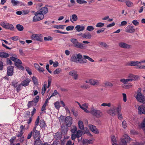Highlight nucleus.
<instances>
[{"label": "nucleus", "mask_w": 145, "mask_h": 145, "mask_svg": "<svg viewBox=\"0 0 145 145\" xmlns=\"http://www.w3.org/2000/svg\"><path fill=\"white\" fill-rule=\"evenodd\" d=\"M60 69H56L54 72V73L55 74H56L59 73L60 72Z\"/></svg>", "instance_id": "nucleus-64"}, {"label": "nucleus", "mask_w": 145, "mask_h": 145, "mask_svg": "<svg viewBox=\"0 0 145 145\" xmlns=\"http://www.w3.org/2000/svg\"><path fill=\"white\" fill-rule=\"evenodd\" d=\"M11 2L13 6L17 5L18 4H20V2L18 1L11 0Z\"/></svg>", "instance_id": "nucleus-43"}, {"label": "nucleus", "mask_w": 145, "mask_h": 145, "mask_svg": "<svg viewBox=\"0 0 145 145\" xmlns=\"http://www.w3.org/2000/svg\"><path fill=\"white\" fill-rule=\"evenodd\" d=\"M30 115V113L29 111H27L25 112L24 113V116L25 118H26L27 119L29 117V116Z\"/></svg>", "instance_id": "nucleus-52"}, {"label": "nucleus", "mask_w": 145, "mask_h": 145, "mask_svg": "<svg viewBox=\"0 0 145 145\" xmlns=\"http://www.w3.org/2000/svg\"><path fill=\"white\" fill-rule=\"evenodd\" d=\"M84 57L85 59H88L89 61L91 62H94V60H93L91 58L89 57L88 56L86 55L84 56Z\"/></svg>", "instance_id": "nucleus-54"}, {"label": "nucleus", "mask_w": 145, "mask_h": 145, "mask_svg": "<svg viewBox=\"0 0 145 145\" xmlns=\"http://www.w3.org/2000/svg\"><path fill=\"white\" fill-rule=\"evenodd\" d=\"M35 140L34 145H42V142L40 139Z\"/></svg>", "instance_id": "nucleus-32"}, {"label": "nucleus", "mask_w": 145, "mask_h": 145, "mask_svg": "<svg viewBox=\"0 0 145 145\" xmlns=\"http://www.w3.org/2000/svg\"><path fill=\"white\" fill-rule=\"evenodd\" d=\"M104 25V23L102 22H99L96 25V26L97 27H101Z\"/></svg>", "instance_id": "nucleus-46"}, {"label": "nucleus", "mask_w": 145, "mask_h": 145, "mask_svg": "<svg viewBox=\"0 0 145 145\" xmlns=\"http://www.w3.org/2000/svg\"><path fill=\"white\" fill-rule=\"evenodd\" d=\"M137 95L135 97L138 101L142 103H145V97L141 93V88H139L137 91Z\"/></svg>", "instance_id": "nucleus-3"}, {"label": "nucleus", "mask_w": 145, "mask_h": 145, "mask_svg": "<svg viewBox=\"0 0 145 145\" xmlns=\"http://www.w3.org/2000/svg\"><path fill=\"white\" fill-rule=\"evenodd\" d=\"M127 24V22L125 21H123L121 22V24L120 25V26H125Z\"/></svg>", "instance_id": "nucleus-63"}, {"label": "nucleus", "mask_w": 145, "mask_h": 145, "mask_svg": "<svg viewBox=\"0 0 145 145\" xmlns=\"http://www.w3.org/2000/svg\"><path fill=\"white\" fill-rule=\"evenodd\" d=\"M17 29L19 31H22L24 29L23 26L20 24H18L16 25Z\"/></svg>", "instance_id": "nucleus-37"}, {"label": "nucleus", "mask_w": 145, "mask_h": 145, "mask_svg": "<svg viewBox=\"0 0 145 145\" xmlns=\"http://www.w3.org/2000/svg\"><path fill=\"white\" fill-rule=\"evenodd\" d=\"M130 138L127 135L125 134L121 138L120 145H127V142L130 141Z\"/></svg>", "instance_id": "nucleus-8"}, {"label": "nucleus", "mask_w": 145, "mask_h": 145, "mask_svg": "<svg viewBox=\"0 0 145 145\" xmlns=\"http://www.w3.org/2000/svg\"><path fill=\"white\" fill-rule=\"evenodd\" d=\"M37 126H35L32 131V136L35 140L39 139L40 138V131L36 129Z\"/></svg>", "instance_id": "nucleus-5"}, {"label": "nucleus", "mask_w": 145, "mask_h": 145, "mask_svg": "<svg viewBox=\"0 0 145 145\" xmlns=\"http://www.w3.org/2000/svg\"><path fill=\"white\" fill-rule=\"evenodd\" d=\"M90 113L93 116L97 118H100L103 115V113L101 110L93 107L91 108Z\"/></svg>", "instance_id": "nucleus-1"}, {"label": "nucleus", "mask_w": 145, "mask_h": 145, "mask_svg": "<svg viewBox=\"0 0 145 145\" xmlns=\"http://www.w3.org/2000/svg\"><path fill=\"white\" fill-rule=\"evenodd\" d=\"M61 136V134L60 133L57 132L55 133L54 137L56 140H60L62 138Z\"/></svg>", "instance_id": "nucleus-33"}, {"label": "nucleus", "mask_w": 145, "mask_h": 145, "mask_svg": "<svg viewBox=\"0 0 145 145\" xmlns=\"http://www.w3.org/2000/svg\"><path fill=\"white\" fill-rule=\"evenodd\" d=\"M82 57V55L80 54H74L72 55L71 57L70 60L72 62L78 63V62L80 61Z\"/></svg>", "instance_id": "nucleus-4"}, {"label": "nucleus", "mask_w": 145, "mask_h": 145, "mask_svg": "<svg viewBox=\"0 0 145 145\" xmlns=\"http://www.w3.org/2000/svg\"><path fill=\"white\" fill-rule=\"evenodd\" d=\"M75 28L77 31L80 32L84 30L85 29V27L84 26H81L78 25L76 26Z\"/></svg>", "instance_id": "nucleus-30"}, {"label": "nucleus", "mask_w": 145, "mask_h": 145, "mask_svg": "<svg viewBox=\"0 0 145 145\" xmlns=\"http://www.w3.org/2000/svg\"><path fill=\"white\" fill-rule=\"evenodd\" d=\"M44 40L45 41L52 40V38L50 36H48V37H44Z\"/></svg>", "instance_id": "nucleus-59"}, {"label": "nucleus", "mask_w": 145, "mask_h": 145, "mask_svg": "<svg viewBox=\"0 0 145 145\" xmlns=\"http://www.w3.org/2000/svg\"><path fill=\"white\" fill-rule=\"evenodd\" d=\"M78 125L79 128L81 130H83L84 129V125L83 122L82 121L80 120L78 121Z\"/></svg>", "instance_id": "nucleus-36"}, {"label": "nucleus", "mask_w": 145, "mask_h": 145, "mask_svg": "<svg viewBox=\"0 0 145 145\" xmlns=\"http://www.w3.org/2000/svg\"><path fill=\"white\" fill-rule=\"evenodd\" d=\"M24 133L21 130L20 131L17 132L16 133V136L19 138V141L20 142H23L24 140V137L23 135Z\"/></svg>", "instance_id": "nucleus-11"}, {"label": "nucleus", "mask_w": 145, "mask_h": 145, "mask_svg": "<svg viewBox=\"0 0 145 145\" xmlns=\"http://www.w3.org/2000/svg\"><path fill=\"white\" fill-rule=\"evenodd\" d=\"M125 31L126 32L132 33L135 32V29L133 28V26L129 25L126 27Z\"/></svg>", "instance_id": "nucleus-13"}, {"label": "nucleus", "mask_w": 145, "mask_h": 145, "mask_svg": "<svg viewBox=\"0 0 145 145\" xmlns=\"http://www.w3.org/2000/svg\"><path fill=\"white\" fill-rule=\"evenodd\" d=\"M77 131L76 127L74 125H72L71 127V132L72 133H75Z\"/></svg>", "instance_id": "nucleus-38"}, {"label": "nucleus", "mask_w": 145, "mask_h": 145, "mask_svg": "<svg viewBox=\"0 0 145 145\" xmlns=\"http://www.w3.org/2000/svg\"><path fill=\"white\" fill-rule=\"evenodd\" d=\"M64 25H54L53 27H54L57 29H64V27H63Z\"/></svg>", "instance_id": "nucleus-53"}, {"label": "nucleus", "mask_w": 145, "mask_h": 145, "mask_svg": "<svg viewBox=\"0 0 145 145\" xmlns=\"http://www.w3.org/2000/svg\"><path fill=\"white\" fill-rule=\"evenodd\" d=\"M10 59L11 60L13 61L15 63L22 64V63L21 61L16 58L14 57H10Z\"/></svg>", "instance_id": "nucleus-26"}, {"label": "nucleus", "mask_w": 145, "mask_h": 145, "mask_svg": "<svg viewBox=\"0 0 145 145\" xmlns=\"http://www.w3.org/2000/svg\"><path fill=\"white\" fill-rule=\"evenodd\" d=\"M138 61H131L128 62L127 65L131 66H136L138 68L140 65H138Z\"/></svg>", "instance_id": "nucleus-22"}, {"label": "nucleus", "mask_w": 145, "mask_h": 145, "mask_svg": "<svg viewBox=\"0 0 145 145\" xmlns=\"http://www.w3.org/2000/svg\"><path fill=\"white\" fill-rule=\"evenodd\" d=\"M122 127L124 129H125L127 128V124L125 121L123 120V121L122 123Z\"/></svg>", "instance_id": "nucleus-45"}, {"label": "nucleus", "mask_w": 145, "mask_h": 145, "mask_svg": "<svg viewBox=\"0 0 145 145\" xmlns=\"http://www.w3.org/2000/svg\"><path fill=\"white\" fill-rule=\"evenodd\" d=\"M93 143V141L92 139H85L83 140L82 141V143L83 145L92 144Z\"/></svg>", "instance_id": "nucleus-29"}, {"label": "nucleus", "mask_w": 145, "mask_h": 145, "mask_svg": "<svg viewBox=\"0 0 145 145\" xmlns=\"http://www.w3.org/2000/svg\"><path fill=\"white\" fill-rule=\"evenodd\" d=\"M86 59L82 58L81 59L80 61L79 62H78V63H86L87 62L86 60Z\"/></svg>", "instance_id": "nucleus-60"}, {"label": "nucleus", "mask_w": 145, "mask_h": 145, "mask_svg": "<svg viewBox=\"0 0 145 145\" xmlns=\"http://www.w3.org/2000/svg\"><path fill=\"white\" fill-rule=\"evenodd\" d=\"M9 54L6 52H0V57L6 58L8 57Z\"/></svg>", "instance_id": "nucleus-34"}, {"label": "nucleus", "mask_w": 145, "mask_h": 145, "mask_svg": "<svg viewBox=\"0 0 145 145\" xmlns=\"http://www.w3.org/2000/svg\"><path fill=\"white\" fill-rule=\"evenodd\" d=\"M52 81V78L51 77H48V86L47 88H48L50 86Z\"/></svg>", "instance_id": "nucleus-48"}, {"label": "nucleus", "mask_w": 145, "mask_h": 145, "mask_svg": "<svg viewBox=\"0 0 145 145\" xmlns=\"http://www.w3.org/2000/svg\"><path fill=\"white\" fill-rule=\"evenodd\" d=\"M72 118L70 116L67 117L65 120V122L67 126L70 127L72 124Z\"/></svg>", "instance_id": "nucleus-19"}, {"label": "nucleus", "mask_w": 145, "mask_h": 145, "mask_svg": "<svg viewBox=\"0 0 145 145\" xmlns=\"http://www.w3.org/2000/svg\"><path fill=\"white\" fill-rule=\"evenodd\" d=\"M39 95H37L32 101H33V103H37L39 101Z\"/></svg>", "instance_id": "nucleus-44"}, {"label": "nucleus", "mask_w": 145, "mask_h": 145, "mask_svg": "<svg viewBox=\"0 0 145 145\" xmlns=\"http://www.w3.org/2000/svg\"><path fill=\"white\" fill-rule=\"evenodd\" d=\"M65 117L62 115H61L59 118V120L60 122H63L65 119Z\"/></svg>", "instance_id": "nucleus-49"}, {"label": "nucleus", "mask_w": 145, "mask_h": 145, "mask_svg": "<svg viewBox=\"0 0 145 145\" xmlns=\"http://www.w3.org/2000/svg\"><path fill=\"white\" fill-rule=\"evenodd\" d=\"M69 74L72 76V78L74 80H77L78 77V74H77L76 71H72L69 72Z\"/></svg>", "instance_id": "nucleus-16"}, {"label": "nucleus", "mask_w": 145, "mask_h": 145, "mask_svg": "<svg viewBox=\"0 0 145 145\" xmlns=\"http://www.w3.org/2000/svg\"><path fill=\"white\" fill-rule=\"evenodd\" d=\"M46 123L44 121H41L40 122V126L41 128H43L46 126Z\"/></svg>", "instance_id": "nucleus-55"}, {"label": "nucleus", "mask_w": 145, "mask_h": 145, "mask_svg": "<svg viewBox=\"0 0 145 145\" xmlns=\"http://www.w3.org/2000/svg\"><path fill=\"white\" fill-rule=\"evenodd\" d=\"M12 85L14 88H16V90L18 92L21 90L22 86L21 84H19L16 80H14L12 81Z\"/></svg>", "instance_id": "nucleus-9"}, {"label": "nucleus", "mask_w": 145, "mask_h": 145, "mask_svg": "<svg viewBox=\"0 0 145 145\" xmlns=\"http://www.w3.org/2000/svg\"><path fill=\"white\" fill-rule=\"evenodd\" d=\"M31 39L33 40H38L40 42L42 41V35L40 34H33L31 36Z\"/></svg>", "instance_id": "nucleus-10"}, {"label": "nucleus", "mask_w": 145, "mask_h": 145, "mask_svg": "<svg viewBox=\"0 0 145 145\" xmlns=\"http://www.w3.org/2000/svg\"><path fill=\"white\" fill-rule=\"evenodd\" d=\"M101 105L102 106H108V107H110L111 106V104L110 103H103Z\"/></svg>", "instance_id": "nucleus-61"}, {"label": "nucleus", "mask_w": 145, "mask_h": 145, "mask_svg": "<svg viewBox=\"0 0 145 145\" xmlns=\"http://www.w3.org/2000/svg\"><path fill=\"white\" fill-rule=\"evenodd\" d=\"M22 64H18V63H15V65L18 68L20 69L21 70H24V68L23 67L22 65H21Z\"/></svg>", "instance_id": "nucleus-42"}, {"label": "nucleus", "mask_w": 145, "mask_h": 145, "mask_svg": "<svg viewBox=\"0 0 145 145\" xmlns=\"http://www.w3.org/2000/svg\"><path fill=\"white\" fill-rule=\"evenodd\" d=\"M128 78L131 81L133 80H135L137 79V76L134 75L132 74H129Z\"/></svg>", "instance_id": "nucleus-31"}, {"label": "nucleus", "mask_w": 145, "mask_h": 145, "mask_svg": "<svg viewBox=\"0 0 145 145\" xmlns=\"http://www.w3.org/2000/svg\"><path fill=\"white\" fill-rule=\"evenodd\" d=\"M140 126L143 130H145V119L144 120L143 123H141Z\"/></svg>", "instance_id": "nucleus-57"}, {"label": "nucleus", "mask_w": 145, "mask_h": 145, "mask_svg": "<svg viewBox=\"0 0 145 145\" xmlns=\"http://www.w3.org/2000/svg\"><path fill=\"white\" fill-rule=\"evenodd\" d=\"M35 16L33 18V21L36 22L42 20L44 18V15L41 14L38 11L35 13Z\"/></svg>", "instance_id": "nucleus-7"}, {"label": "nucleus", "mask_w": 145, "mask_h": 145, "mask_svg": "<svg viewBox=\"0 0 145 145\" xmlns=\"http://www.w3.org/2000/svg\"><path fill=\"white\" fill-rule=\"evenodd\" d=\"M55 107L57 109H59L60 107L59 103L58 101H57L54 103Z\"/></svg>", "instance_id": "nucleus-51"}, {"label": "nucleus", "mask_w": 145, "mask_h": 145, "mask_svg": "<svg viewBox=\"0 0 145 145\" xmlns=\"http://www.w3.org/2000/svg\"><path fill=\"white\" fill-rule=\"evenodd\" d=\"M125 2L126 5L128 7H131L133 5V3L129 1L126 0Z\"/></svg>", "instance_id": "nucleus-41"}, {"label": "nucleus", "mask_w": 145, "mask_h": 145, "mask_svg": "<svg viewBox=\"0 0 145 145\" xmlns=\"http://www.w3.org/2000/svg\"><path fill=\"white\" fill-rule=\"evenodd\" d=\"M70 41L73 44L74 46L76 48L81 49H84L86 47V45L79 42L76 39H71Z\"/></svg>", "instance_id": "nucleus-2"}, {"label": "nucleus", "mask_w": 145, "mask_h": 145, "mask_svg": "<svg viewBox=\"0 0 145 145\" xmlns=\"http://www.w3.org/2000/svg\"><path fill=\"white\" fill-rule=\"evenodd\" d=\"M116 107L114 106L108 111V113L111 116H114L116 115Z\"/></svg>", "instance_id": "nucleus-15"}, {"label": "nucleus", "mask_w": 145, "mask_h": 145, "mask_svg": "<svg viewBox=\"0 0 145 145\" xmlns=\"http://www.w3.org/2000/svg\"><path fill=\"white\" fill-rule=\"evenodd\" d=\"M92 35L90 33L88 32L87 33H85L82 35V37L86 39H90L91 38Z\"/></svg>", "instance_id": "nucleus-28"}, {"label": "nucleus", "mask_w": 145, "mask_h": 145, "mask_svg": "<svg viewBox=\"0 0 145 145\" xmlns=\"http://www.w3.org/2000/svg\"><path fill=\"white\" fill-rule=\"evenodd\" d=\"M76 2L77 3L81 4H84V3H87V2L86 1L82 0H77Z\"/></svg>", "instance_id": "nucleus-56"}, {"label": "nucleus", "mask_w": 145, "mask_h": 145, "mask_svg": "<svg viewBox=\"0 0 145 145\" xmlns=\"http://www.w3.org/2000/svg\"><path fill=\"white\" fill-rule=\"evenodd\" d=\"M111 137L112 145H118L115 136L114 135H112Z\"/></svg>", "instance_id": "nucleus-27"}, {"label": "nucleus", "mask_w": 145, "mask_h": 145, "mask_svg": "<svg viewBox=\"0 0 145 145\" xmlns=\"http://www.w3.org/2000/svg\"><path fill=\"white\" fill-rule=\"evenodd\" d=\"M138 113L140 114H145V105H142L138 106Z\"/></svg>", "instance_id": "nucleus-12"}, {"label": "nucleus", "mask_w": 145, "mask_h": 145, "mask_svg": "<svg viewBox=\"0 0 145 145\" xmlns=\"http://www.w3.org/2000/svg\"><path fill=\"white\" fill-rule=\"evenodd\" d=\"M13 66H9L7 67V74L8 76H12L13 73Z\"/></svg>", "instance_id": "nucleus-17"}, {"label": "nucleus", "mask_w": 145, "mask_h": 145, "mask_svg": "<svg viewBox=\"0 0 145 145\" xmlns=\"http://www.w3.org/2000/svg\"><path fill=\"white\" fill-rule=\"evenodd\" d=\"M48 9L46 7H42L37 11L41 14L44 15L46 14L48 12Z\"/></svg>", "instance_id": "nucleus-18"}, {"label": "nucleus", "mask_w": 145, "mask_h": 145, "mask_svg": "<svg viewBox=\"0 0 145 145\" xmlns=\"http://www.w3.org/2000/svg\"><path fill=\"white\" fill-rule=\"evenodd\" d=\"M78 19L77 15L75 14H73L72 15V19H70L71 22H73L72 20L74 21H76Z\"/></svg>", "instance_id": "nucleus-35"}, {"label": "nucleus", "mask_w": 145, "mask_h": 145, "mask_svg": "<svg viewBox=\"0 0 145 145\" xmlns=\"http://www.w3.org/2000/svg\"><path fill=\"white\" fill-rule=\"evenodd\" d=\"M30 81V80L29 79L26 78L22 81L21 84L22 86L25 87L29 85Z\"/></svg>", "instance_id": "nucleus-24"}, {"label": "nucleus", "mask_w": 145, "mask_h": 145, "mask_svg": "<svg viewBox=\"0 0 145 145\" xmlns=\"http://www.w3.org/2000/svg\"><path fill=\"white\" fill-rule=\"evenodd\" d=\"M0 25L3 28L10 30H13L14 29L13 25L12 24L8 23L6 21L1 22Z\"/></svg>", "instance_id": "nucleus-6"}, {"label": "nucleus", "mask_w": 145, "mask_h": 145, "mask_svg": "<svg viewBox=\"0 0 145 145\" xmlns=\"http://www.w3.org/2000/svg\"><path fill=\"white\" fill-rule=\"evenodd\" d=\"M94 29V28L91 25L88 26L86 28V30L89 31H93Z\"/></svg>", "instance_id": "nucleus-50"}, {"label": "nucleus", "mask_w": 145, "mask_h": 145, "mask_svg": "<svg viewBox=\"0 0 145 145\" xmlns=\"http://www.w3.org/2000/svg\"><path fill=\"white\" fill-rule=\"evenodd\" d=\"M67 125L65 126L64 125H62L61 127V130L62 133L66 134L67 133L68 131V128Z\"/></svg>", "instance_id": "nucleus-23"}, {"label": "nucleus", "mask_w": 145, "mask_h": 145, "mask_svg": "<svg viewBox=\"0 0 145 145\" xmlns=\"http://www.w3.org/2000/svg\"><path fill=\"white\" fill-rule=\"evenodd\" d=\"M74 28V26H69L66 28V29L68 31L70 30H72Z\"/></svg>", "instance_id": "nucleus-58"}, {"label": "nucleus", "mask_w": 145, "mask_h": 145, "mask_svg": "<svg viewBox=\"0 0 145 145\" xmlns=\"http://www.w3.org/2000/svg\"><path fill=\"white\" fill-rule=\"evenodd\" d=\"M89 127L91 131L93 132L96 134L99 133L98 129L96 128L95 126L93 125H89Z\"/></svg>", "instance_id": "nucleus-21"}, {"label": "nucleus", "mask_w": 145, "mask_h": 145, "mask_svg": "<svg viewBox=\"0 0 145 145\" xmlns=\"http://www.w3.org/2000/svg\"><path fill=\"white\" fill-rule=\"evenodd\" d=\"M118 45L120 47L123 48L129 49L131 48V46L123 42H120L118 44Z\"/></svg>", "instance_id": "nucleus-14"}, {"label": "nucleus", "mask_w": 145, "mask_h": 145, "mask_svg": "<svg viewBox=\"0 0 145 145\" xmlns=\"http://www.w3.org/2000/svg\"><path fill=\"white\" fill-rule=\"evenodd\" d=\"M77 138V136L76 134L73 133L71 135V139L73 140H74L75 139Z\"/></svg>", "instance_id": "nucleus-62"}, {"label": "nucleus", "mask_w": 145, "mask_h": 145, "mask_svg": "<svg viewBox=\"0 0 145 145\" xmlns=\"http://www.w3.org/2000/svg\"><path fill=\"white\" fill-rule=\"evenodd\" d=\"M76 134L77 138H79L81 137L82 134V131L78 130L77 131Z\"/></svg>", "instance_id": "nucleus-40"}, {"label": "nucleus", "mask_w": 145, "mask_h": 145, "mask_svg": "<svg viewBox=\"0 0 145 145\" xmlns=\"http://www.w3.org/2000/svg\"><path fill=\"white\" fill-rule=\"evenodd\" d=\"M104 84L105 85V86L112 87L113 86V84L112 83L108 81L105 82Z\"/></svg>", "instance_id": "nucleus-39"}, {"label": "nucleus", "mask_w": 145, "mask_h": 145, "mask_svg": "<svg viewBox=\"0 0 145 145\" xmlns=\"http://www.w3.org/2000/svg\"><path fill=\"white\" fill-rule=\"evenodd\" d=\"M34 84L35 85L38 84V82L37 78L35 76H33L32 78Z\"/></svg>", "instance_id": "nucleus-47"}, {"label": "nucleus", "mask_w": 145, "mask_h": 145, "mask_svg": "<svg viewBox=\"0 0 145 145\" xmlns=\"http://www.w3.org/2000/svg\"><path fill=\"white\" fill-rule=\"evenodd\" d=\"M10 59L11 60L13 61L15 63L22 64V63L21 61L16 58L14 57H10Z\"/></svg>", "instance_id": "nucleus-25"}, {"label": "nucleus", "mask_w": 145, "mask_h": 145, "mask_svg": "<svg viewBox=\"0 0 145 145\" xmlns=\"http://www.w3.org/2000/svg\"><path fill=\"white\" fill-rule=\"evenodd\" d=\"M90 84L94 86H96L99 84V81L94 79H91L89 80Z\"/></svg>", "instance_id": "nucleus-20"}]
</instances>
